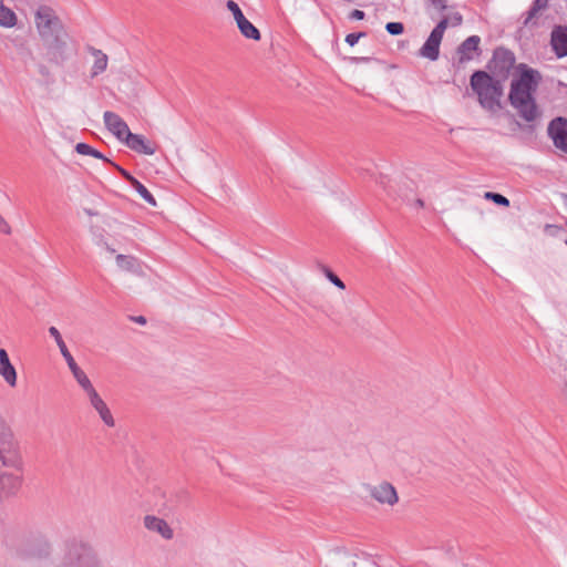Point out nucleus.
Listing matches in <instances>:
<instances>
[{"label": "nucleus", "instance_id": "obj_1", "mask_svg": "<svg viewBox=\"0 0 567 567\" xmlns=\"http://www.w3.org/2000/svg\"><path fill=\"white\" fill-rule=\"evenodd\" d=\"M23 468L21 443L12 426L0 416V499L20 489Z\"/></svg>", "mask_w": 567, "mask_h": 567}, {"label": "nucleus", "instance_id": "obj_2", "mask_svg": "<svg viewBox=\"0 0 567 567\" xmlns=\"http://www.w3.org/2000/svg\"><path fill=\"white\" fill-rule=\"evenodd\" d=\"M540 81V74L533 69H524L517 79H513L508 100L517 114L525 122H534L542 116L535 93Z\"/></svg>", "mask_w": 567, "mask_h": 567}, {"label": "nucleus", "instance_id": "obj_3", "mask_svg": "<svg viewBox=\"0 0 567 567\" xmlns=\"http://www.w3.org/2000/svg\"><path fill=\"white\" fill-rule=\"evenodd\" d=\"M34 23L47 48L49 61L56 64L62 63L66 59V42L61 35L62 25L55 11L49 6H40L34 14Z\"/></svg>", "mask_w": 567, "mask_h": 567}, {"label": "nucleus", "instance_id": "obj_4", "mask_svg": "<svg viewBox=\"0 0 567 567\" xmlns=\"http://www.w3.org/2000/svg\"><path fill=\"white\" fill-rule=\"evenodd\" d=\"M471 87L477 94L481 106L489 112L501 109L504 87L501 80L485 71H475L471 76Z\"/></svg>", "mask_w": 567, "mask_h": 567}, {"label": "nucleus", "instance_id": "obj_5", "mask_svg": "<svg viewBox=\"0 0 567 567\" xmlns=\"http://www.w3.org/2000/svg\"><path fill=\"white\" fill-rule=\"evenodd\" d=\"M92 554L91 548L78 539L65 540L52 560V567H81Z\"/></svg>", "mask_w": 567, "mask_h": 567}, {"label": "nucleus", "instance_id": "obj_6", "mask_svg": "<svg viewBox=\"0 0 567 567\" xmlns=\"http://www.w3.org/2000/svg\"><path fill=\"white\" fill-rule=\"evenodd\" d=\"M449 25V19L443 18L431 31L429 38L421 47L419 54L431 61H436L440 55V44L442 42L444 32Z\"/></svg>", "mask_w": 567, "mask_h": 567}, {"label": "nucleus", "instance_id": "obj_7", "mask_svg": "<svg viewBox=\"0 0 567 567\" xmlns=\"http://www.w3.org/2000/svg\"><path fill=\"white\" fill-rule=\"evenodd\" d=\"M547 133L555 147L567 154V118L563 116L553 118L548 124Z\"/></svg>", "mask_w": 567, "mask_h": 567}, {"label": "nucleus", "instance_id": "obj_8", "mask_svg": "<svg viewBox=\"0 0 567 567\" xmlns=\"http://www.w3.org/2000/svg\"><path fill=\"white\" fill-rule=\"evenodd\" d=\"M515 62L514 54L506 49L499 48L494 51L493 59L489 62V70L493 73H498L506 76Z\"/></svg>", "mask_w": 567, "mask_h": 567}, {"label": "nucleus", "instance_id": "obj_9", "mask_svg": "<svg viewBox=\"0 0 567 567\" xmlns=\"http://www.w3.org/2000/svg\"><path fill=\"white\" fill-rule=\"evenodd\" d=\"M103 120L106 128L121 142L131 136L128 125L114 112L105 111Z\"/></svg>", "mask_w": 567, "mask_h": 567}, {"label": "nucleus", "instance_id": "obj_10", "mask_svg": "<svg viewBox=\"0 0 567 567\" xmlns=\"http://www.w3.org/2000/svg\"><path fill=\"white\" fill-rule=\"evenodd\" d=\"M369 493L380 504L394 505L398 503V494L394 486L388 482H382L374 486H369Z\"/></svg>", "mask_w": 567, "mask_h": 567}, {"label": "nucleus", "instance_id": "obj_11", "mask_svg": "<svg viewBox=\"0 0 567 567\" xmlns=\"http://www.w3.org/2000/svg\"><path fill=\"white\" fill-rule=\"evenodd\" d=\"M143 525L148 532L159 535L165 540H171L174 537V530L169 524L155 515H145Z\"/></svg>", "mask_w": 567, "mask_h": 567}, {"label": "nucleus", "instance_id": "obj_12", "mask_svg": "<svg viewBox=\"0 0 567 567\" xmlns=\"http://www.w3.org/2000/svg\"><path fill=\"white\" fill-rule=\"evenodd\" d=\"M550 44L557 58L567 55V25H556L553 29Z\"/></svg>", "mask_w": 567, "mask_h": 567}, {"label": "nucleus", "instance_id": "obj_13", "mask_svg": "<svg viewBox=\"0 0 567 567\" xmlns=\"http://www.w3.org/2000/svg\"><path fill=\"white\" fill-rule=\"evenodd\" d=\"M481 38L478 35H471L465 39L457 48L458 62L465 63L474 58V53L480 50Z\"/></svg>", "mask_w": 567, "mask_h": 567}, {"label": "nucleus", "instance_id": "obj_14", "mask_svg": "<svg viewBox=\"0 0 567 567\" xmlns=\"http://www.w3.org/2000/svg\"><path fill=\"white\" fill-rule=\"evenodd\" d=\"M124 143L127 147L140 154L153 155L156 152V147L146 141L143 135L133 134L132 132Z\"/></svg>", "mask_w": 567, "mask_h": 567}, {"label": "nucleus", "instance_id": "obj_15", "mask_svg": "<svg viewBox=\"0 0 567 567\" xmlns=\"http://www.w3.org/2000/svg\"><path fill=\"white\" fill-rule=\"evenodd\" d=\"M0 375L10 386H16L17 371L11 364L9 355L4 349H0Z\"/></svg>", "mask_w": 567, "mask_h": 567}, {"label": "nucleus", "instance_id": "obj_16", "mask_svg": "<svg viewBox=\"0 0 567 567\" xmlns=\"http://www.w3.org/2000/svg\"><path fill=\"white\" fill-rule=\"evenodd\" d=\"M87 51L93 55L94 62L91 69V78H96L97 75L102 74L109 63L107 55L100 49H95L93 47H89Z\"/></svg>", "mask_w": 567, "mask_h": 567}, {"label": "nucleus", "instance_id": "obj_17", "mask_svg": "<svg viewBox=\"0 0 567 567\" xmlns=\"http://www.w3.org/2000/svg\"><path fill=\"white\" fill-rule=\"evenodd\" d=\"M115 259H116V265L118 266V268L130 271V272H133L138 276H141L143 274L141 264L137 258H135L133 256H126V255L120 254L116 256Z\"/></svg>", "mask_w": 567, "mask_h": 567}, {"label": "nucleus", "instance_id": "obj_18", "mask_svg": "<svg viewBox=\"0 0 567 567\" xmlns=\"http://www.w3.org/2000/svg\"><path fill=\"white\" fill-rule=\"evenodd\" d=\"M91 406L99 414L100 419L106 426H109V427L115 426V420H114L107 404L105 403V401L102 398L99 399L93 404H91Z\"/></svg>", "mask_w": 567, "mask_h": 567}, {"label": "nucleus", "instance_id": "obj_19", "mask_svg": "<svg viewBox=\"0 0 567 567\" xmlns=\"http://www.w3.org/2000/svg\"><path fill=\"white\" fill-rule=\"evenodd\" d=\"M50 336L55 340L56 346L60 349V352L64 360L66 361L68 367L70 368L71 364L76 363L70 351L68 350L65 342L63 341L60 331L55 327L49 328Z\"/></svg>", "mask_w": 567, "mask_h": 567}, {"label": "nucleus", "instance_id": "obj_20", "mask_svg": "<svg viewBox=\"0 0 567 567\" xmlns=\"http://www.w3.org/2000/svg\"><path fill=\"white\" fill-rule=\"evenodd\" d=\"M237 27L245 38L255 41L260 39L259 30L249 20H247L246 17L237 22Z\"/></svg>", "mask_w": 567, "mask_h": 567}, {"label": "nucleus", "instance_id": "obj_21", "mask_svg": "<svg viewBox=\"0 0 567 567\" xmlns=\"http://www.w3.org/2000/svg\"><path fill=\"white\" fill-rule=\"evenodd\" d=\"M69 369L72 372L73 378L76 380L79 386L83 390V392L94 386L89 377L86 375V373L78 365V363L71 364Z\"/></svg>", "mask_w": 567, "mask_h": 567}, {"label": "nucleus", "instance_id": "obj_22", "mask_svg": "<svg viewBox=\"0 0 567 567\" xmlns=\"http://www.w3.org/2000/svg\"><path fill=\"white\" fill-rule=\"evenodd\" d=\"M16 23V13L3 4V0H0V25L4 28H12Z\"/></svg>", "mask_w": 567, "mask_h": 567}, {"label": "nucleus", "instance_id": "obj_23", "mask_svg": "<svg viewBox=\"0 0 567 567\" xmlns=\"http://www.w3.org/2000/svg\"><path fill=\"white\" fill-rule=\"evenodd\" d=\"M51 553V544L45 538H39L34 540L32 545L31 554L35 557L43 558L49 556Z\"/></svg>", "mask_w": 567, "mask_h": 567}, {"label": "nucleus", "instance_id": "obj_24", "mask_svg": "<svg viewBox=\"0 0 567 567\" xmlns=\"http://www.w3.org/2000/svg\"><path fill=\"white\" fill-rule=\"evenodd\" d=\"M131 186L140 194V196L147 202L151 206L157 205L155 197L151 192L137 179H133Z\"/></svg>", "mask_w": 567, "mask_h": 567}, {"label": "nucleus", "instance_id": "obj_25", "mask_svg": "<svg viewBox=\"0 0 567 567\" xmlns=\"http://www.w3.org/2000/svg\"><path fill=\"white\" fill-rule=\"evenodd\" d=\"M485 198L493 200L495 204H497L499 206H505V207L509 206L508 198H506L505 196H503L502 194H498V193L486 192Z\"/></svg>", "mask_w": 567, "mask_h": 567}, {"label": "nucleus", "instance_id": "obj_26", "mask_svg": "<svg viewBox=\"0 0 567 567\" xmlns=\"http://www.w3.org/2000/svg\"><path fill=\"white\" fill-rule=\"evenodd\" d=\"M226 6L227 9L233 13L236 23L245 18L243 11L235 1L228 0Z\"/></svg>", "mask_w": 567, "mask_h": 567}, {"label": "nucleus", "instance_id": "obj_27", "mask_svg": "<svg viewBox=\"0 0 567 567\" xmlns=\"http://www.w3.org/2000/svg\"><path fill=\"white\" fill-rule=\"evenodd\" d=\"M323 271H324L326 277L328 278V280L331 284H333L339 289H342V290L346 289L344 282L337 275H334L329 268L324 267Z\"/></svg>", "mask_w": 567, "mask_h": 567}, {"label": "nucleus", "instance_id": "obj_28", "mask_svg": "<svg viewBox=\"0 0 567 567\" xmlns=\"http://www.w3.org/2000/svg\"><path fill=\"white\" fill-rule=\"evenodd\" d=\"M385 30L391 34V35H400L403 33L404 31V27H403V23L401 22H388L385 24Z\"/></svg>", "mask_w": 567, "mask_h": 567}, {"label": "nucleus", "instance_id": "obj_29", "mask_svg": "<svg viewBox=\"0 0 567 567\" xmlns=\"http://www.w3.org/2000/svg\"><path fill=\"white\" fill-rule=\"evenodd\" d=\"M548 7V0H535L528 12L529 17L535 16L538 11L544 10Z\"/></svg>", "mask_w": 567, "mask_h": 567}, {"label": "nucleus", "instance_id": "obj_30", "mask_svg": "<svg viewBox=\"0 0 567 567\" xmlns=\"http://www.w3.org/2000/svg\"><path fill=\"white\" fill-rule=\"evenodd\" d=\"M365 33L364 32H354V33H349L347 34L346 37V42L350 45V47H353L354 44L358 43V41L364 37Z\"/></svg>", "mask_w": 567, "mask_h": 567}, {"label": "nucleus", "instance_id": "obj_31", "mask_svg": "<svg viewBox=\"0 0 567 567\" xmlns=\"http://www.w3.org/2000/svg\"><path fill=\"white\" fill-rule=\"evenodd\" d=\"M75 151H76V153H79L81 155H89V156H91L93 147L90 146L86 143H78L75 145Z\"/></svg>", "mask_w": 567, "mask_h": 567}, {"label": "nucleus", "instance_id": "obj_32", "mask_svg": "<svg viewBox=\"0 0 567 567\" xmlns=\"http://www.w3.org/2000/svg\"><path fill=\"white\" fill-rule=\"evenodd\" d=\"M84 394L90 405L96 402L99 399H101V395L97 393L94 386L90 388V390L84 391Z\"/></svg>", "mask_w": 567, "mask_h": 567}, {"label": "nucleus", "instance_id": "obj_33", "mask_svg": "<svg viewBox=\"0 0 567 567\" xmlns=\"http://www.w3.org/2000/svg\"><path fill=\"white\" fill-rule=\"evenodd\" d=\"M120 173L121 175L130 183L132 184V181L133 179H136L135 177H133L127 171H125L124 168H122L121 166H118L117 164L115 163H111Z\"/></svg>", "mask_w": 567, "mask_h": 567}, {"label": "nucleus", "instance_id": "obj_34", "mask_svg": "<svg viewBox=\"0 0 567 567\" xmlns=\"http://www.w3.org/2000/svg\"><path fill=\"white\" fill-rule=\"evenodd\" d=\"M439 11H444L447 8V0H429Z\"/></svg>", "mask_w": 567, "mask_h": 567}, {"label": "nucleus", "instance_id": "obj_35", "mask_svg": "<svg viewBox=\"0 0 567 567\" xmlns=\"http://www.w3.org/2000/svg\"><path fill=\"white\" fill-rule=\"evenodd\" d=\"M0 233L9 235L11 234V227L6 219L0 215Z\"/></svg>", "mask_w": 567, "mask_h": 567}, {"label": "nucleus", "instance_id": "obj_36", "mask_svg": "<svg viewBox=\"0 0 567 567\" xmlns=\"http://www.w3.org/2000/svg\"><path fill=\"white\" fill-rule=\"evenodd\" d=\"M81 567H100L97 560L95 559L94 555L91 554L89 557H87V561H85V564H83Z\"/></svg>", "mask_w": 567, "mask_h": 567}, {"label": "nucleus", "instance_id": "obj_37", "mask_svg": "<svg viewBox=\"0 0 567 567\" xmlns=\"http://www.w3.org/2000/svg\"><path fill=\"white\" fill-rule=\"evenodd\" d=\"M364 12L361 11V10H353L351 13H350V18L351 19H354V20H362L364 18Z\"/></svg>", "mask_w": 567, "mask_h": 567}, {"label": "nucleus", "instance_id": "obj_38", "mask_svg": "<svg viewBox=\"0 0 567 567\" xmlns=\"http://www.w3.org/2000/svg\"><path fill=\"white\" fill-rule=\"evenodd\" d=\"M91 156L102 159L107 163H112L109 158H106L100 151L93 148Z\"/></svg>", "mask_w": 567, "mask_h": 567}, {"label": "nucleus", "instance_id": "obj_39", "mask_svg": "<svg viewBox=\"0 0 567 567\" xmlns=\"http://www.w3.org/2000/svg\"><path fill=\"white\" fill-rule=\"evenodd\" d=\"M351 62L359 64V63H367L371 60V58L368 56H352Z\"/></svg>", "mask_w": 567, "mask_h": 567}, {"label": "nucleus", "instance_id": "obj_40", "mask_svg": "<svg viewBox=\"0 0 567 567\" xmlns=\"http://www.w3.org/2000/svg\"><path fill=\"white\" fill-rule=\"evenodd\" d=\"M133 320L140 324H145L146 323V319L143 317V316H140V317H134Z\"/></svg>", "mask_w": 567, "mask_h": 567}, {"label": "nucleus", "instance_id": "obj_41", "mask_svg": "<svg viewBox=\"0 0 567 567\" xmlns=\"http://www.w3.org/2000/svg\"><path fill=\"white\" fill-rule=\"evenodd\" d=\"M414 205L419 208H422L424 206V202L421 198H417L414 203Z\"/></svg>", "mask_w": 567, "mask_h": 567}, {"label": "nucleus", "instance_id": "obj_42", "mask_svg": "<svg viewBox=\"0 0 567 567\" xmlns=\"http://www.w3.org/2000/svg\"><path fill=\"white\" fill-rule=\"evenodd\" d=\"M455 21H457L458 23L462 22V16L461 14H456L455 17Z\"/></svg>", "mask_w": 567, "mask_h": 567}, {"label": "nucleus", "instance_id": "obj_43", "mask_svg": "<svg viewBox=\"0 0 567 567\" xmlns=\"http://www.w3.org/2000/svg\"><path fill=\"white\" fill-rule=\"evenodd\" d=\"M564 392H565V394H566V396H567V382L565 383Z\"/></svg>", "mask_w": 567, "mask_h": 567}, {"label": "nucleus", "instance_id": "obj_44", "mask_svg": "<svg viewBox=\"0 0 567 567\" xmlns=\"http://www.w3.org/2000/svg\"><path fill=\"white\" fill-rule=\"evenodd\" d=\"M106 249H107L110 252H114V249H113V248H111V247H107Z\"/></svg>", "mask_w": 567, "mask_h": 567}, {"label": "nucleus", "instance_id": "obj_45", "mask_svg": "<svg viewBox=\"0 0 567 567\" xmlns=\"http://www.w3.org/2000/svg\"><path fill=\"white\" fill-rule=\"evenodd\" d=\"M86 213H87L89 215H91V216H92V215H94V213H93L92 210H86Z\"/></svg>", "mask_w": 567, "mask_h": 567}, {"label": "nucleus", "instance_id": "obj_46", "mask_svg": "<svg viewBox=\"0 0 567 567\" xmlns=\"http://www.w3.org/2000/svg\"><path fill=\"white\" fill-rule=\"evenodd\" d=\"M565 244L567 245V238H566V241H565Z\"/></svg>", "mask_w": 567, "mask_h": 567}]
</instances>
